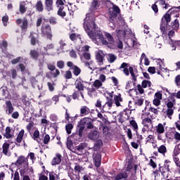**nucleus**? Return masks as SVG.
<instances>
[{"instance_id": "obj_22", "label": "nucleus", "mask_w": 180, "mask_h": 180, "mask_svg": "<svg viewBox=\"0 0 180 180\" xmlns=\"http://www.w3.org/2000/svg\"><path fill=\"white\" fill-rule=\"evenodd\" d=\"M114 101L116 106H120V102L123 101V98H122V95L118 94L117 95L114 96Z\"/></svg>"}, {"instance_id": "obj_42", "label": "nucleus", "mask_w": 180, "mask_h": 180, "mask_svg": "<svg viewBox=\"0 0 180 180\" xmlns=\"http://www.w3.org/2000/svg\"><path fill=\"white\" fill-rule=\"evenodd\" d=\"M124 36L126 35L123 30H119L118 31L117 30V37L118 39H124Z\"/></svg>"}, {"instance_id": "obj_11", "label": "nucleus", "mask_w": 180, "mask_h": 180, "mask_svg": "<svg viewBox=\"0 0 180 180\" xmlns=\"http://www.w3.org/2000/svg\"><path fill=\"white\" fill-rule=\"evenodd\" d=\"M17 164H18V165H24V172L27 171V168H29L27 158H25L24 156H20L17 160Z\"/></svg>"}, {"instance_id": "obj_56", "label": "nucleus", "mask_w": 180, "mask_h": 180, "mask_svg": "<svg viewBox=\"0 0 180 180\" xmlns=\"http://www.w3.org/2000/svg\"><path fill=\"white\" fill-rule=\"evenodd\" d=\"M56 6L57 8H64V1L63 0H57L56 1Z\"/></svg>"}, {"instance_id": "obj_13", "label": "nucleus", "mask_w": 180, "mask_h": 180, "mask_svg": "<svg viewBox=\"0 0 180 180\" xmlns=\"http://www.w3.org/2000/svg\"><path fill=\"white\" fill-rule=\"evenodd\" d=\"M105 58V53L102 51H98L96 53V58L99 65H103V58Z\"/></svg>"}, {"instance_id": "obj_4", "label": "nucleus", "mask_w": 180, "mask_h": 180, "mask_svg": "<svg viewBox=\"0 0 180 180\" xmlns=\"http://www.w3.org/2000/svg\"><path fill=\"white\" fill-rule=\"evenodd\" d=\"M117 13H120V8L119 6L112 4V6L109 8V26L112 27V29H115L116 27V24H115V20H116V16H117Z\"/></svg>"}, {"instance_id": "obj_31", "label": "nucleus", "mask_w": 180, "mask_h": 180, "mask_svg": "<svg viewBox=\"0 0 180 180\" xmlns=\"http://www.w3.org/2000/svg\"><path fill=\"white\" fill-rule=\"evenodd\" d=\"M45 4L47 11H53V0H46Z\"/></svg>"}, {"instance_id": "obj_58", "label": "nucleus", "mask_w": 180, "mask_h": 180, "mask_svg": "<svg viewBox=\"0 0 180 180\" xmlns=\"http://www.w3.org/2000/svg\"><path fill=\"white\" fill-rule=\"evenodd\" d=\"M8 20H9V17H8V15H4L2 18V22H3L4 26H8Z\"/></svg>"}, {"instance_id": "obj_61", "label": "nucleus", "mask_w": 180, "mask_h": 180, "mask_svg": "<svg viewBox=\"0 0 180 180\" xmlns=\"http://www.w3.org/2000/svg\"><path fill=\"white\" fill-rule=\"evenodd\" d=\"M112 105H113V99L112 98L108 99V102L105 103V106H108V109H110Z\"/></svg>"}, {"instance_id": "obj_20", "label": "nucleus", "mask_w": 180, "mask_h": 180, "mask_svg": "<svg viewBox=\"0 0 180 180\" xmlns=\"http://www.w3.org/2000/svg\"><path fill=\"white\" fill-rule=\"evenodd\" d=\"M61 162V155L60 153H57L55 156V158L51 161L52 165H58Z\"/></svg>"}, {"instance_id": "obj_52", "label": "nucleus", "mask_w": 180, "mask_h": 180, "mask_svg": "<svg viewBox=\"0 0 180 180\" xmlns=\"http://www.w3.org/2000/svg\"><path fill=\"white\" fill-rule=\"evenodd\" d=\"M73 74L76 75V77L79 75V74H81V69L77 66H75L73 69Z\"/></svg>"}, {"instance_id": "obj_7", "label": "nucleus", "mask_w": 180, "mask_h": 180, "mask_svg": "<svg viewBox=\"0 0 180 180\" xmlns=\"http://www.w3.org/2000/svg\"><path fill=\"white\" fill-rule=\"evenodd\" d=\"M165 44H169L172 51H176V50H180V40L165 39Z\"/></svg>"}, {"instance_id": "obj_54", "label": "nucleus", "mask_w": 180, "mask_h": 180, "mask_svg": "<svg viewBox=\"0 0 180 180\" xmlns=\"http://www.w3.org/2000/svg\"><path fill=\"white\" fill-rule=\"evenodd\" d=\"M174 105H175V101H172L168 98V102L167 103L168 109H172V108H174Z\"/></svg>"}, {"instance_id": "obj_29", "label": "nucleus", "mask_w": 180, "mask_h": 180, "mask_svg": "<svg viewBox=\"0 0 180 180\" xmlns=\"http://www.w3.org/2000/svg\"><path fill=\"white\" fill-rule=\"evenodd\" d=\"M156 131L159 134H162L164 131H165V129L164 128V125L161 123L158 124V125L156 127Z\"/></svg>"}, {"instance_id": "obj_46", "label": "nucleus", "mask_w": 180, "mask_h": 180, "mask_svg": "<svg viewBox=\"0 0 180 180\" xmlns=\"http://www.w3.org/2000/svg\"><path fill=\"white\" fill-rule=\"evenodd\" d=\"M70 39L72 41H74L75 40H81V37H79V35L76 34H71L70 36Z\"/></svg>"}, {"instance_id": "obj_38", "label": "nucleus", "mask_w": 180, "mask_h": 180, "mask_svg": "<svg viewBox=\"0 0 180 180\" xmlns=\"http://www.w3.org/2000/svg\"><path fill=\"white\" fill-rule=\"evenodd\" d=\"M30 37H31V44L34 46V44L37 43V40L36 39V37H37V34L31 33Z\"/></svg>"}, {"instance_id": "obj_64", "label": "nucleus", "mask_w": 180, "mask_h": 180, "mask_svg": "<svg viewBox=\"0 0 180 180\" xmlns=\"http://www.w3.org/2000/svg\"><path fill=\"white\" fill-rule=\"evenodd\" d=\"M175 83L177 86H180V75H177L175 78Z\"/></svg>"}, {"instance_id": "obj_30", "label": "nucleus", "mask_w": 180, "mask_h": 180, "mask_svg": "<svg viewBox=\"0 0 180 180\" xmlns=\"http://www.w3.org/2000/svg\"><path fill=\"white\" fill-rule=\"evenodd\" d=\"M131 92H132V94H135L136 95H137V92H139V94H143L144 89H143V87H141V85L139 84L137 86V89L131 90Z\"/></svg>"}, {"instance_id": "obj_53", "label": "nucleus", "mask_w": 180, "mask_h": 180, "mask_svg": "<svg viewBox=\"0 0 180 180\" xmlns=\"http://www.w3.org/2000/svg\"><path fill=\"white\" fill-rule=\"evenodd\" d=\"M167 117H169V119H172V115H174V109L168 108L167 110Z\"/></svg>"}, {"instance_id": "obj_6", "label": "nucleus", "mask_w": 180, "mask_h": 180, "mask_svg": "<svg viewBox=\"0 0 180 180\" xmlns=\"http://www.w3.org/2000/svg\"><path fill=\"white\" fill-rule=\"evenodd\" d=\"M120 68L123 69V72L129 77L131 74L133 81H137V75H136V70L133 68V67L129 66L128 63H123Z\"/></svg>"}, {"instance_id": "obj_18", "label": "nucleus", "mask_w": 180, "mask_h": 180, "mask_svg": "<svg viewBox=\"0 0 180 180\" xmlns=\"http://www.w3.org/2000/svg\"><path fill=\"white\" fill-rule=\"evenodd\" d=\"M60 48L57 49L58 54L60 53H64V51H67V44L63 40L59 41Z\"/></svg>"}, {"instance_id": "obj_47", "label": "nucleus", "mask_w": 180, "mask_h": 180, "mask_svg": "<svg viewBox=\"0 0 180 180\" xmlns=\"http://www.w3.org/2000/svg\"><path fill=\"white\" fill-rule=\"evenodd\" d=\"M73 128H74V126L72 125V124H68L65 126V129L68 134H71V131L72 130Z\"/></svg>"}, {"instance_id": "obj_12", "label": "nucleus", "mask_w": 180, "mask_h": 180, "mask_svg": "<svg viewBox=\"0 0 180 180\" xmlns=\"http://www.w3.org/2000/svg\"><path fill=\"white\" fill-rule=\"evenodd\" d=\"M118 23L119 25H121L122 26V29H126L124 30V33L126 36V34H131V30L127 27V25H126L124 22V19L122 17H118Z\"/></svg>"}, {"instance_id": "obj_35", "label": "nucleus", "mask_w": 180, "mask_h": 180, "mask_svg": "<svg viewBox=\"0 0 180 180\" xmlns=\"http://www.w3.org/2000/svg\"><path fill=\"white\" fill-rule=\"evenodd\" d=\"M107 58H108V61H109V63H115V61H116V56L112 54V53H108L107 55Z\"/></svg>"}, {"instance_id": "obj_55", "label": "nucleus", "mask_w": 180, "mask_h": 180, "mask_svg": "<svg viewBox=\"0 0 180 180\" xmlns=\"http://www.w3.org/2000/svg\"><path fill=\"white\" fill-rule=\"evenodd\" d=\"M84 65H85V67H87L88 68H89V70H91L92 71H94V70H95V68L92 65V61H91L90 63L85 62Z\"/></svg>"}, {"instance_id": "obj_50", "label": "nucleus", "mask_w": 180, "mask_h": 180, "mask_svg": "<svg viewBox=\"0 0 180 180\" xmlns=\"http://www.w3.org/2000/svg\"><path fill=\"white\" fill-rule=\"evenodd\" d=\"M144 102V99L143 98H137L135 100L134 103L136 106H141Z\"/></svg>"}, {"instance_id": "obj_2", "label": "nucleus", "mask_w": 180, "mask_h": 180, "mask_svg": "<svg viewBox=\"0 0 180 180\" xmlns=\"http://www.w3.org/2000/svg\"><path fill=\"white\" fill-rule=\"evenodd\" d=\"M179 27V22L175 20L172 27L169 25L165 26V24L160 25V30L163 34V41L165 43V39H172L175 35V30Z\"/></svg>"}, {"instance_id": "obj_40", "label": "nucleus", "mask_w": 180, "mask_h": 180, "mask_svg": "<svg viewBox=\"0 0 180 180\" xmlns=\"http://www.w3.org/2000/svg\"><path fill=\"white\" fill-rule=\"evenodd\" d=\"M93 86L94 88H96V89H99V88H101V86H102V82L101 80L96 79L94 81Z\"/></svg>"}, {"instance_id": "obj_51", "label": "nucleus", "mask_w": 180, "mask_h": 180, "mask_svg": "<svg viewBox=\"0 0 180 180\" xmlns=\"http://www.w3.org/2000/svg\"><path fill=\"white\" fill-rule=\"evenodd\" d=\"M30 56L32 58L36 60L37 57H39V53L35 50H32L30 51Z\"/></svg>"}, {"instance_id": "obj_15", "label": "nucleus", "mask_w": 180, "mask_h": 180, "mask_svg": "<svg viewBox=\"0 0 180 180\" xmlns=\"http://www.w3.org/2000/svg\"><path fill=\"white\" fill-rule=\"evenodd\" d=\"M13 110L14 108L12 102H11V101H6V113L7 115H12Z\"/></svg>"}, {"instance_id": "obj_41", "label": "nucleus", "mask_w": 180, "mask_h": 180, "mask_svg": "<svg viewBox=\"0 0 180 180\" xmlns=\"http://www.w3.org/2000/svg\"><path fill=\"white\" fill-rule=\"evenodd\" d=\"M86 147V143H80L78 146H76L75 148V151H81L82 150H84Z\"/></svg>"}, {"instance_id": "obj_28", "label": "nucleus", "mask_w": 180, "mask_h": 180, "mask_svg": "<svg viewBox=\"0 0 180 180\" xmlns=\"http://www.w3.org/2000/svg\"><path fill=\"white\" fill-rule=\"evenodd\" d=\"M23 136H25V130L21 129L16 138L17 143H22V140H23Z\"/></svg>"}, {"instance_id": "obj_3", "label": "nucleus", "mask_w": 180, "mask_h": 180, "mask_svg": "<svg viewBox=\"0 0 180 180\" xmlns=\"http://www.w3.org/2000/svg\"><path fill=\"white\" fill-rule=\"evenodd\" d=\"M155 71H157V74L158 75H162V77H164V73L166 72L167 76L169 77V70L167 68H165V65L164 64V60L161 59H157L156 60V68L155 67H149L148 68V72L150 74H155Z\"/></svg>"}, {"instance_id": "obj_63", "label": "nucleus", "mask_w": 180, "mask_h": 180, "mask_svg": "<svg viewBox=\"0 0 180 180\" xmlns=\"http://www.w3.org/2000/svg\"><path fill=\"white\" fill-rule=\"evenodd\" d=\"M83 56L84 57L85 60H91V53L88 52L83 53Z\"/></svg>"}, {"instance_id": "obj_33", "label": "nucleus", "mask_w": 180, "mask_h": 180, "mask_svg": "<svg viewBox=\"0 0 180 180\" xmlns=\"http://www.w3.org/2000/svg\"><path fill=\"white\" fill-rule=\"evenodd\" d=\"M103 145V142H102V140H98L94 146V150H95V151H98V150H99V148H101V146Z\"/></svg>"}, {"instance_id": "obj_5", "label": "nucleus", "mask_w": 180, "mask_h": 180, "mask_svg": "<svg viewBox=\"0 0 180 180\" xmlns=\"http://www.w3.org/2000/svg\"><path fill=\"white\" fill-rule=\"evenodd\" d=\"M85 124H87V129H92V127H94V125L92 124V119L84 117L80 120L78 124L79 137H82V133H84V130L85 129Z\"/></svg>"}, {"instance_id": "obj_8", "label": "nucleus", "mask_w": 180, "mask_h": 180, "mask_svg": "<svg viewBox=\"0 0 180 180\" xmlns=\"http://www.w3.org/2000/svg\"><path fill=\"white\" fill-rule=\"evenodd\" d=\"M142 124L143 127L142 128V132L146 133V131H150L153 129V122L151 119L147 117L142 120Z\"/></svg>"}, {"instance_id": "obj_57", "label": "nucleus", "mask_w": 180, "mask_h": 180, "mask_svg": "<svg viewBox=\"0 0 180 180\" xmlns=\"http://www.w3.org/2000/svg\"><path fill=\"white\" fill-rule=\"evenodd\" d=\"M89 50V46L86 45V46L79 49V54H81V53H82V51H88Z\"/></svg>"}, {"instance_id": "obj_10", "label": "nucleus", "mask_w": 180, "mask_h": 180, "mask_svg": "<svg viewBox=\"0 0 180 180\" xmlns=\"http://www.w3.org/2000/svg\"><path fill=\"white\" fill-rule=\"evenodd\" d=\"M161 101H162V93H161V91H158L155 94L153 104L155 106H160V105H161Z\"/></svg>"}, {"instance_id": "obj_16", "label": "nucleus", "mask_w": 180, "mask_h": 180, "mask_svg": "<svg viewBox=\"0 0 180 180\" xmlns=\"http://www.w3.org/2000/svg\"><path fill=\"white\" fill-rule=\"evenodd\" d=\"M11 145L9 144V142L6 141L3 146H2V148H3V154L6 155V157H11V153L9 151V146Z\"/></svg>"}, {"instance_id": "obj_59", "label": "nucleus", "mask_w": 180, "mask_h": 180, "mask_svg": "<svg viewBox=\"0 0 180 180\" xmlns=\"http://www.w3.org/2000/svg\"><path fill=\"white\" fill-rule=\"evenodd\" d=\"M44 144H49L50 142V135L49 134H46L45 136L44 137Z\"/></svg>"}, {"instance_id": "obj_24", "label": "nucleus", "mask_w": 180, "mask_h": 180, "mask_svg": "<svg viewBox=\"0 0 180 180\" xmlns=\"http://www.w3.org/2000/svg\"><path fill=\"white\" fill-rule=\"evenodd\" d=\"M6 139H12L13 137V132L11 130V127H7L6 128V132L4 134Z\"/></svg>"}, {"instance_id": "obj_48", "label": "nucleus", "mask_w": 180, "mask_h": 180, "mask_svg": "<svg viewBox=\"0 0 180 180\" xmlns=\"http://www.w3.org/2000/svg\"><path fill=\"white\" fill-rule=\"evenodd\" d=\"M130 124L132 126L134 131H137V130H139V125H137V122H136V121L131 120L130 122Z\"/></svg>"}, {"instance_id": "obj_49", "label": "nucleus", "mask_w": 180, "mask_h": 180, "mask_svg": "<svg viewBox=\"0 0 180 180\" xmlns=\"http://www.w3.org/2000/svg\"><path fill=\"white\" fill-rule=\"evenodd\" d=\"M63 9H64V7H60V8L58 11V15L59 16H61L62 18H64V16H65L66 15Z\"/></svg>"}, {"instance_id": "obj_39", "label": "nucleus", "mask_w": 180, "mask_h": 180, "mask_svg": "<svg viewBox=\"0 0 180 180\" xmlns=\"http://www.w3.org/2000/svg\"><path fill=\"white\" fill-rule=\"evenodd\" d=\"M36 9L38 12H43V3L41 1H37L36 4Z\"/></svg>"}, {"instance_id": "obj_14", "label": "nucleus", "mask_w": 180, "mask_h": 180, "mask_svg": "<svg viewBox=\"0 0 180 180\" xmlns=\"http://www.w3.org/2000/svg\"><path fill=\"white\" fill-rule=\"evenodd\" d=\"M68 175L71 180H79V175L77 174V173L74 172V169H69Z\"/></svg>"}, {"instance_id": "obj_27", "label": "nucleus", "mask_w": 180, "mask_h": 180, "mask_svg": "<svg viewBox=\"0 0 180 180\" xmlns=\"http://www.w3.org/2000/svg\"><path fill=\"white\" fill-rule=\"evenodd\" d=\"M143 60H144V65H150V60H148V58H147V56H146V53H142L141 58H140V63L141 64V63H143Z\"/></svg>"}, {"instance_id": "obj_1", "label": "nucleus", "mask_w": 180, "mask_h": 180, "mask_svg": "<svg viewBox=\"0 0 180 180\" xmlns=\"http://www.w3.org/2000/svg\"><path fill=\"white\" fill-rule=\"evenodd\" d=\"M84 29L95 44L98 46L103 44V46H107L109 49H115L116 47L113 36L109 32H103V34L102 31L96 27L91 13L86 15V18L84 20Z\"/></svg>"}, {"instance_id": "obj_60", "label": "nucleus", "mask_w": 180, "mask_h": 180, "mask_svg": "<svg viewBox=\"0 0 180 180\" xmlns=\"http://www.w3.org/2000/svg\"><path fill=\"white\" fill-rule=\"evenodd\" d=\"M96 112H98V119L101 120L102 122H106V119L105 118V117H103V115H102V113L99 112V110L98 109H96Z\"/></svg>"}, {"instance_id": "obj_45", "label": "nucleus", "mask_w": 180, "mask_h": 180, "mask_svg": "<svg viewBox=\"0 0 180 180\" xmlns=\"http://www.w3.org/2000/svg\"><path fill=\"white\" fill-rule=\"evenodd\" d=\"M147 86H148V88L151 87V82L148 80H143L142 82V88H147Z\"/></svg>"}, {"instance_id": "obj_36", "label": "nucleus", "mask_w": 180, "mask_h": 180, "mask_svg": "<svg viewBox=\"0 0 180 180\" xmlns=\"http://www.w3.org/2000/svg\"><path fill=\"white\" fill-rule=\"evenodd\" d=\"M158 151L160 154H162V155H165V153H167V147L164 145H162L158 148Z\"/></svg>"}, {"instance_id": "obj_43", "label": "nucleus", "mask_w": 180, "mask_h": 180, "mask_svg": "<svg viewBox=\"0 0 180 180\" xmlns=\"http://www.w3.org/2000/svg\"><path fill=\"white\" fill-rule=\"evenodd\" d=\"M75 86L78 91H84V88H85L81 82H76Z\"/></svg>"}, {"instance_id": "obj_26", "label": "nucleus", "mask_w": 180, "mask_h": 180, "mask_svg": "<svg viewBox=\"0 0 180 180\" xmlns=\"http://www.w3.org/2000/svg\"><path fill=\"white\" fill-rule=\"evenodd\" d=\"M26 5H27V1H22L20 4V13H25L26 12V9L27 8L26 7Z\"/></svg>"}, {"instance_id": "obj_17", "label": "nucleus", "mask_w": 180, "mask_h": 180, "mask_svg": "<svg viewBox=\"0 0 180 180\" xmlns=\"http://www.w3.org/2000/svg\"><path fill=\"white\" fill-rule=\"evenodd\" d=\"M91 113V109L86 105H83L80 108V116H88Z\"/></svg>"}, {"instance_id": "obj_23", "label": "nucleus", "mask_w": 180, "mask_h": 180, "mask_svg": "<svg viewBox=\"0 0 180 180\" xmlns=\"http://www.w3.org/2000/svg\"><path fill=\"white\" fill-rule=\"evenodd\" d=\"M102 160V158L101 156V154H96L94 156V162H95V165L96 167H97V168H99V167H101V161Z\"/></svg>"}, {"instance_id": "obj_9", "label": "nucleus", "mask_w": 180, "mask_h": 180, "mask_svg": "<svg viewBox=\"0 0 180 180\" xmlns=\"http://www.w3.org/2000/svg\"><path fill=\"white\" fill-rule=\"evenodd\" d=\"M41 33L44 37H46V39L51 40L53 34H51V27H50V25L44 24L41 27Z\"/></svg>"}, {"instance_id": "obj_19", "label": "nucleus", "mask_w": 180, "mask_h": 180, "mask_svg": "<svg viewBox=\"0 0 180 180\" xmlns=\"http://www.w3.org/2000/svg\"><path fill=\"white\" fill-rule=\"evenodd\" d=\"M99 4H101V0H93L91 3V10L93 12L98 11L99 9Z\"/></svg>"}, {"instance_id": "obj_25", "label": "nucleus", "mask_w": 180, "mask_h": 180, "mask_svg": "<svg viewBox=\"0 0 180 180\" xmlns=\"http://www.w3.org/2000/svg\"><path fill=\"white\" fill-rule=\"evenodd\" d=\"M46 54H51V56H55L56 53H49V51H50V50H53V49H54V44H46V46L44 48Z\"/></svg>"}, {"instance_id": "obj_44", "label": "nucleus", "mask_w": 180, "mask_h": 180, "mask_svg": "<svg viewBox=\"0 0 180 180\" xmlns=\"http://www.w3.org/2000/svg\"><path fill=\"white\" fill-rule=\"evenodd\" d=\"M66 146H67V148H68V150H70V151H72V153H75V150H73V144H72V141L71 140H68L67 141V143H66Z\"/></svg>"}, {"instance_id": "obj_62", "label": "nucleus", "mask_w": 180, "mask_h": 180, "mask_svg": "<svg viewBox=\"0 0 180 180\" xmlns=\"http://www.w3.org/2000/svg\"><path fill=\"white\" fill-rule=\"evenodd\" d=\"M22 25H21V28L25 30V29H27V20L26 19H24L22 20Z\"/></svg>"}, {"instance_id": "obj_34", "label": "nucleus", "mask_w": 180, "mask_h": 180, "mask_svg": "<svg viewBox=\"0 0 180 180\" xmlns=\"http://www.w3.org/2000/svg\"><path fill=\"white\" fill-rule=\"evenodd\" d=\"M155 4H159L160 6H162L165 9H168L169 8V4L165 3L164 0H158Z\"/></svg>"}, {"instance_id": "obj_21", "label": "nucleus", "mask_w": 180, "mask_h": 180, "mask_svg": "<svg viewBox=\"0 0 180 180\" xmlns=\"http://www.w3.org/2000/svg\"><path fill=\"white\" fill-rule=\"evenodd\" d=\"M89 139L90 140H98L99 139V133L97 131H92L89 134Z\"/></svg>"}, {"instance_id": "obj_32", "label": "nucleus", "mask_w": 180, "mask_h": 180, "mask_svg": "<svg viewBox=\"0 0 180 180\" xmlns=\"http://www.w3.org/2000/svg\"><path fill=\"white\" fill-rule=\"evenodd\" d=\"M126 178H127V173L122 172L115 176V180L126 179Z\"/></svg>"}, {"instance_id": "obj_37", "label": "nucleus", "mask_w": 180, "mask_h": 180, "mask_svg": "<svg viewBox=\"0 0 180 180\" xmlns=\"http://www.w3.org/2000/svg\"><path fill=\"white\" fill-rule=\"evenodd\" d=\"M68 9L69 11L70 16H74V11H75V6H72V4H69V5L68 6Z\"/></svg>"}]
</instances>
